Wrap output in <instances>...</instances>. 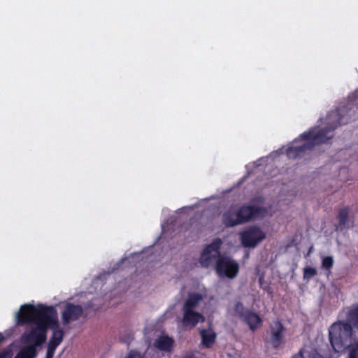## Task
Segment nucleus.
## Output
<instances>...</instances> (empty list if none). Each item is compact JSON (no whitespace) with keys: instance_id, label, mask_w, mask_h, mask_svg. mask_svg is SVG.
<instances>
[{"instance_id":"obj_22","label":"nucleus","mask_w":358,"mask_h":358,"mask_svg":"<svg viewBox=\"0 0 358 358\" xmlns=\"http://www.w3.org/2000/svg\"><path fill=\"white\" fill-rule=\"evenodd\" d=\"M184 358H192V355H187Z\"/></svg>"},{"instance_id":"obj_14","label":"nucleus","mask_w":358,"mask_h":358,"mask_svg":"<svg viewBox=\"0 0 358 358\" xmlns=\"http://www.w3.org/2000/svg\"><path fill=\"white\" fill-rule=\"evenodd\" d=\"M36 356L34 348L32 346H25L22 348L15 358H35Z\"/></svg>"},{"instance_id":"obj_7","label":"nucleus","mask_w":358,"mask_h":358,"mask_svg":"<svg viewBox=\"0 0 358 358\" xmlns=\"http://www.w3.org/2000/svg\"><path fill=\"white\" fill-rule=\"evenodd\" d=\"M239 236L242 245L249 248H255L266 237L263 229L257 226L246 228L240 232Z\"/></svg>"},{"instance_id":"obj_9","label":"nucleus","mask_w":358,"mask_h":358,"mask_svg":"<svg viewBox=\"0 0 358 358\" xmlns=\"http://www.w3.org/2000/svg\"><path fill=\"white\" fill-rule=\"evenodd\" d=\"M83 308L80 305L66 303L62 312V322L66 325L79 319L83 314Z\"/></svg>"},{"instance_id":"obj_1","label":"nucleus","mask_w":358,"mask_h":358,"mask_svg":"<svg viewBox=\"0 0 358 358\" xmlns=\"http://www.w3.org/2000/svg\"><path fill=\"white\" fill-rule=\"evenodd\" d=\"M15 320L18 325L28 326L22 336V342L27 344V346L34 347V350L45 341L47 329L50 328L52 330L45 357L52 358L55 349L64 337V331L60 328L56 308L40 303H25L15 312Z\"/></svg>"},{"instance_id":"obj_10","label":"nucleus","mask_w":358,"mask_h":358,"mask_svg":"<svg viewBox=\"0 0 358 358\" xmlns=\"http://www.w3.org/2000/svg\"><path fill=\"white\" fill-rule=\"evenodd\" d=\"M153 345L155 348L160 351L170 352L173 349L174 341L173 339L165 334L157 335L153 342Z\"/></svg>"},{"instance_id":"obj_11","label":"nucleus","mask_w":358,"mask_h":358,"mask_svg":"<svg viewBox=\"0 0 358 358\" xmlns=\"http://www.w3.org/2000/svg\"><path fill=\"white\" fill-rule=\"evenodd\" d=\"M284 331L285 329L280 322L276 321L271 324V342L275 348L278 347L282 343Z\"/></svg>"},{"instance_id":"obj_17","label":"nucleus","mask_w":358,"mask_h":358,"mask_svg":"<svg viewBox=\"0 0 358 358\" xmlns=\"http://www.w3.org/2000/svg\"><path fill=\"white\" fill-rule=\"evenodd\" d=\"M317 274V271L315 268L312 267H306L303 269V279L308 281L313 276Z\"/></svg>"},{"instance_id":"obj_18","label":"nucleus","mask_w":358,"mask_h":358,"mask_svg":"<svg viewBox=\"0 0 358 358\" xmlns=\"http://www.w3.org/2000/svg\"><path fill=\"white\" fill-rule=\"evenodd\" d=\"M334 259L332 257H325L322 259V267L324 269L329 270L332 267Z\"/></svg>"},{"instance_id":"obj_21","label":"nucleus","mask_w":358,"mask_h":358,"mask_svg":"<svg viewBox=\"0 0 358 358\" xmlns=\"http://www.w3.org/2000/svg\"><path fill=\"white\" fill-rule=\"evenodd\" d=\"M127 358H143L137 352H130Z\"/></svg>"},{"instance_id":"obj_8","label":"nucleus","mask_w":358,"mask_h":358,"mask_svg":"<svg viewBox=\"0 0 358 358\" xmlns=\"http://www.w3.org/2000/svg\"><path fill=\"white\" fill-rule=\"evenodd\" d=\"M217 275L220 278L234 279L239 271V264L231 257L222 255L215 266Z\"/></svg>"},{"instance_id":"obj_16","label":"nucleus","mask_w":358,"mask_h":358,"mask_svg":"<svg viewBox=\"0 0 358 358\" xmlns=\"http://www.w3.org/2000/svg\"><path fill=\"white\" fill-rule=\"evenodd\" d=\"M292 358H319L318 355L314 352L312 355L307 349H302L300 352L295 355Z\"/></svg>"},{"instance_id":"obj_20","label":"nucleus","mask_w":358,"mask_h":358,"mask_svg":"<svg viewBox=\"0 0 358 358\" xmlns=\"http://www.w3.org/2000/svg\"><path fill=\"white\" fill-rule=\"evenodd\" d=\"M13 345H10L0 353V358H11Z\"/></svg>"},{"instance_id":"obj_6","label":"nucleus","mask_w":358,"mask_h":358,"mask_svg":"<svg viewBox=\"0 0 358 358\" xmlns=\"http://www.w3.org/2000/svg\"><path fill=\"white\" fill-rule=\"evenodd\" d=\"M222 241L220 238H215L211 243L207 245L201 253L199 263L203 267H209L217 264L222 255H220V248Z\"/></svg>"},{"instance_id":"obj_3","label":"nucleus","mask_w":358,"mask_h":358,"mask_svg":"<svg viewBox=\"0 0 358 358\" xmlns=\"http://www.w3.org/2000/svg\"><path fill=\"white\" fill-rule=\"evenodd\" d=\"M346 320L347 322H334L329 329L330 343L336 352H342L351 344L353 331L349 324L358 329V305L348 310Z\"/></svg>"},{"instance_id":"obj_2","label":"nucleus","mask_w":358,"mask_h":358,"mask_svg":"<svg viewBox=\"0 0 358 358\" xmlns=\"http://www.w3.org/2000/svg\"><path fill=\"white\" fill-rule=\"evenodd\" d=\"M338 113L336 111L328 115L325 122H321L318 127L303 133L294 140L286 148H283L289 158H296L310 150L314 145L324 143L334 136V130L338 124Z\"/></svg>"},{"instance_id":"obj_23","label":"nucleus","mask_w":358,"mask_h":358,"mask_svg":"<svg viewBox=\"0 0 358 358\" xmlns=\"http://www.w3.org/2000/svg\"><path fill=\"white\" fill-rule=\"evenodd\" d=\"M3 339V336L1 335V334L0 333V341Z\"/></svg>"},{"instance_id":"obj_13","label":"nucleus","mask_w":358,"mask_h":358,"mask_svg":"<svg viewBox=\"0 0 358 358\" xmlns=\"http://www.w3.org/2000/svg\"><path fill=\"white\" fill-rule=\"evenodd\" d=\"M243 320L247 322L252 330L259 328L262 324V320L259 316L248 310L245 313Z\"/></svg>"},{"instance_id":"obj_12","label":"nucleus","mask_w":358,"mask_h":358,"mask_svg":"<svg viewBox=\"0 0 358 358\" xmlns=\"http://www.w3.org/2000/svg\"><path fill=\"white\" fill-rule=\"evenodd\" d=\"M201 337V343L206 348H210L215 343L216 334L211 327L208 329H202L200 330Z\"/></svg>"},{"instance_id":"obj_19","label":"nucleus","mask_w":358,"mask_h":358,"mask_svg":"<svg viewBox=\"0 0 358 358\" xmlns=\"http://www.w3.org/2000/svg\"><path fill=\"white\" fill-rule=\"evenodd\" d=\"M350 348V358H358V341L355 342L354 344H350L349 346Z\"/></svg>"},{"instance_id":"obj_5","label":"nucleus","mask_w":358,"mask_h":358,"mask_svg":"<svg viewBox=\"0 0 358 358\" xmlns=\"http://www.w3.org/2000/svg\"><path fill=\"white\" fill-rule=\"evenodd\" d=\"M266 215V210L261 207L244 206L237 208L232 206L224 213L223 222L228 227H234L244 223L250 218L264 217Z\"/></svg>"},{"instance_id":"obj_15","label":"nucleus","mask_w":358,"mask_h":358,"mask_svg":"<svg viewBox=\"0 0 358 358\" xmlns=\"http://www.w3.org/2000/svg\"><path fill=\"white\" fill-rule=\"evenodd\" d=\"M232 313L234 315L238 316L241 318H244V316L245 315L246 311L244 310V308L241 303L239 302H236L234 304V308L233 310H231Z\"/></svg>"},{"instance_id":"obj_4","label":"nucleus","mask_w":358,"mask_h":358,"mask_svg":"<svg viewBox=\"0 0 358 358\" xmlns=\"http://www.w3.org/2000/svg\"><path fill=\"white\" fill-rule=\"evenodd\" d=\"M206 295L201 293H189L187 299H185L182 312V324L184 327L189 329L194 328L200 322L205 320V317L199 309L204 302Z\"/></svg>"}]
</instances>
